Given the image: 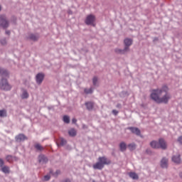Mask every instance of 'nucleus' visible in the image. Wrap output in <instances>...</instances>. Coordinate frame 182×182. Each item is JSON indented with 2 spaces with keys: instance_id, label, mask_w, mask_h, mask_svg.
<instances>
[{
  "instance_id": "8",
  "label": "nucleus",
  "mask_w": 182,
  "mask_h": 182,
  "mask_svg": "<svg viewBox=\"0 0 182 182\" xmlns=\"http://www.w3.org/2000/svg\"><path fill=\"white\" fill-rule=\"evenodd\" d=\"M133 45V39L127 38L124 40V46L128 51H130V47Z\"/></svg>"
},
{
  "instance_id": "2",
  "label": "nucleus",
  "mask_w": 182,
  "mask_h": 182,
  "mask_svg": "<svg viewBox=\"0 0 182 182\" xmlns=\"http://www.w3.org/2000/svg\"><path fill=\"white\" fill-rule=\"evenodd\" d=\"M97 161H98L92 166L94 170H103L105 166L112 164V161L106 156H100Z\"/></svg>"
},
{
  "instance_id": "1",
  "label": "nucleus",
  "mask_w": 182,
  "mask_h": 182,
  "mask_svg": "<svg viewBox=\"0 0 182 182\" xmlns=\"http://www.w3.org/2000/svg\"><path fill=\"white\" fill-rule=\"evenodd\" d=\"M150 97L154 102L160 105H167L171 99V95L168 92V87L163 85L161 89L152 90Z\"/></svg>"
},
{
  "instance_id": "26",
  "label": "nucleus",
  "mask_w": 182,
  "mask_h": 182,
  "mask_svg": "<svg viewBox=\"0 0 182 182\" xmlns=\"http://www.w3.org/2000/svg\"><path fill=\"white\" fill-rule=\"evenodd\" d=\"M28 97H29V94L28 93V91L24 90L21 95V99H28Z\"/></svg>"
},
{
  "instance_id": "13",
  "label": "nucleus",
  "mask_w": 182,
  "mask_h": 182,
  "mask_svg": "<svg viewBox=\"0 0 182 182\" xmlns=\"http://www.w3.org/2000/svg\"><path fill=\"white\" fill-rule=\"evenodd\" d=\"M28 39H30V41H33V42H36L39 40V34L30 33L28 35Z\"/></svg>"
},
{
  "instance_id": "17",
  "label": "nucleus",
  "mask_w": 182,
  "mask_h": 182,
  "mask_svg": "<svg viewBox=\"0 0 182 182\" xmlns=\"http://www.w3.org/2000/svg\"><path fill=\"white\" fill-rule=\"evenodd\" d=\"M180 154L174 155L172 156V161L176 163V164H180L181 163V158H180Z\"/></svg>"
},
{
  "instance_id": "39",
  "label": "nucleus",
  "mask_w": 182,
  "mask_h": 182,
  "mask_svg": "<svg viewBox=\"0 0 182 182\" xmlns=\"http://www.w3.org/2000/svg\"><path fill=\"white\" fill-rule=\"evenodd\" d=\"M60 173V170H57L55 173V176H59Z\"/></svg>"
},
{
  "instance_id": "4",
  "label": "nucleus",
  "mask_w": 182,
  "mask_h": 182,
  "mask_svg": "<svg viewBox=\"0 0 182 182\" xmlns=\"http://www.w3.org/2000/svg\"><path fill=\"white\" fill-rule=\"evenodd\" d=\"M12 90V85L9 84L8 80L5 77H1L0 79V90H4V92H9Z\"/></svg>"
},
{
  "instance_id": "24",
  "label": "nucleus",
  "mask_w": 182,
  "mask_h": 182,
  "mask_svg": "<svg viewBox=\"0 0 182 182\" xmlns=\"http://www.w3.org/2000/svg\"><path fill=\"white\" fill-rule=\"evenodd\" d=\"M63 120L64 123H66L67 124H69L70 123V117L68 115H64L63 117Z\"/></svg>"
},
{
  "instance_id": "11",
  "label": "nucleus",
  "mask_w": 182,
  "mask_h": 182,
  "mask_svg": "<svg viewBox=\"0 0 182 182\" xmlns=\"http://www.w3.org/2000/svg\"><path fill=\"white\" fill-rule=\"evenodd\" d=\"M15 139L16 141H17L18 143H21V141H25V140H28V137L23 134H19L18 135H16Z\"/></svg>"
},
{
  "instance_id": "6",
  "label": "nucleus",
  "mask_w": 182,
  "mask_h": 182,
  "mask_svg": "<svg viewBox=\"0 0 182 182\" xmlns=\"http://www.w3.org/2000/svg\"><path fill=\"white\" fill-rule=\"evenodd\" d=\"M127 129L130 130V132L133 134H136V136H139V137H143V136H141V131H140V129L136 127H129L127 128Z\"/></svg>"
},
{
  "instance_id": "18",
  "label": "nucleus",
  "mask_w": 182,
  "mask_h": 182,
  "mask_svg": "<svg viewBox=\"0 0 182 182\" xmlns=\"http://www.w3.org/2000/svg\"><path fill=\"white\" fill-rule=\"evenodd\" d=\"M119 150L122 153H124V151L127 150V144H126L124 141H122L119 144Z\"/></svg>"
},
{
  "instance_id": "28",
  "label": "nucleus",
  "mask_w": 182,
  "mask_h": 182,
  "mask_svg": "<svg viewBox=\"0 0 182 182\" xmlns=\"http://www.w3.org/2000/svg\"><path fill=\"white\" fill-rule=\"evenodd\" d=\"M120 97H127L129 96V92L127 91H122L119 93Z\"/></svg>"
},
{
  "instance_id": "27",
  "label": "nucleus",
  "mask_w": 182,
  "mask_h": 182,
  "mask_svg": "<svg viewBox=\"0 0 182 182\" xmlns=\"http://www.w3.org/2000/svg\"><path fill=\"white\" fill-rule=\"evenodd\" d=\"M68 134L71 137H75V136H76V130L75 129H71L70 131H68Z\"/></svg>"
},
{
  "instance_id": "40",
  "label": "nucleus",
  "mask_w": 182,
  "mask_h": 182,
  "mask_svg": "<svg viewBox=\"0 0 182 182\" xmlns=\"http://www.w3.org/2000/svg\"><path fill=\"white\" fill-rule=\"evenodd\" d=\"M62 182H70V179L66 178L62 181Z\"/></svg>"
},
{
  "instance_id": "29",
  "label": "nucleus",
  "mask_w": 182,
  "mask_h": 182,
  "mask_svg": "<svg viewBox=\"0 0 182 182\" xmlns=\"http://www.w3.org/2000/svg\"><path fill=\"white\" fill-rule=\"evenodd\" d=\"M98 80H98L97 77H96V76L93 77V78H92V85H93V86H97Z\"/></svg>"
},
{
  "instance_id": "46",
  "label": "nucleus",
  "mask_w": 182,
  "mask_h": 182,
  "mask_svg": "<svg viewBox=\"0 0 182 182\" xmlns=\"http://www.w3.org/2000/svg\"><path fill=\"white\" fill-rule=\"evenodd\" d=\"M1 10V6H0V11Z\"/></svg>"
},
{
  "instance_id": "30",
  "label": "nucleus",
  "mask_w": 182,
  "mask_h": 182,
  "mask_svg": "<svg viewBox=\"0 0 182 182\" xmlns=\"http://www.w3.org/2000/svg\"><path fill=\"white\" fill-rule=\"evenodd\" d=\"M0 117H6V111L5 109L0 110Z\"/></svg>"
},
{
  "instance_id": "38",
  "label": "nucleus",
  "mask_w": 182,
  "mask_h": 182,
  "mask_svg": "<svg viewBox=\"0 0 182 182\" xmlns=\"http://www.w3.org/2000/svg\"><path fill=\"white\" fill-rule=\"evenodd\" d=\"M77 122V119H75V118H73V119H72V123H73V124H76Z\"/></svg>"
},
{
  "instance_id": "3",
  "label": "nucleus",
  "mask_w": 182,
  "mask_h": 182,
  "mask_svg": "<svg viewBox=\"0 0 182 182\" xmlns=\"http://www.w3.org/2000/svg\"><path fill=\"white\" fill-rule=\"evenodd\" d=\"M150 146L152 149H161V150H166L167 149V143L166 140L163 138H160L159 141H152L150 142Z\"/></svg>"
},
{
  "instance_id": "7",
  "label": "nucleus",
  "mask_w": 182,
  "mask_h": 182,
  "mask_svg": "<svg viewBox=\"0 0 182 182\" xmlns=\"http://www.w3.org/2000/svg\"><path fill=\"white\" fill-rule=\"evenodd\" d=\"M95 21H96V17L93 14H90L85 18V22L86 25H93Z\"/></svg>"
},
{
  "instance_id": "37",
  "label": "nucleus",
  "mask_w": 182,
  "mask_h": 182,
  "mask_svg": "<svg viewBox=\"0 0 182 182\" xmlns=\"http://www.w3.org/2000/svg\"><path fill=\"white\" fill-rule=\"evenodd\" d=\"M5 33H6V35H11V31H9V30H6V31H5Z\"/></svg>"
},
{
  "instance_id": "41",
  "label": "nucleus",
  "mask_w": 182,
  "mask_h": 182,
  "mask_svg": "<svg viewBox=\"0 0 182 182\" xmlns=\"http://www.w3.org/2000/svg\"><path fill=\"white\" fill-rule=\"evenodd\" d=\"M82 129H87V127L86 124H82Z\"/></svg>"
},
{
  "instance_id": "14",
  "label": "nucleus",
  "mask_w": 182,
  "mask_h": 182,
  "mask_svg": "<svg viewBox=\"0 0 182 182\" xmlns=\"http://www.w3.org/2000/svg\"><path fill=\"white\" fill-rule=\"evenodd\" d=\"M49 160L48 159V157H46L43 154H41L38 156V161L39 163H41L42 164H46Z\"/></svg>"
},
{
  "instance_id": "36",
  "label": "nucleus",
  "mask_w": 182,
  "mask_h": 182,
  "mask_svg": "<svg viewBox=\"0 0 182 182\" xmlns=\"http://www.w3.org/2000/svg\"><path fill=\"white\" fill-rule=\"evenodd\" d=\"M177 141L178 143H180L181 144H182V136L178 137Z\"/></svg>"
},
{
  "instance_id": "5",
  "label": "nucleus",
  "mask_w": 182,
  "mask_h": 182,
  "mask_svg": "<svg viewBox=\"0 0 182 182\" xmlns=\"http://www.w3.org/2000/svg\"><path fill=\"white\" fill-rule=\"evenodd\" d=\"M0 28L6 30L9 28V21L6 18V16L2 14L0 15Z\"/></svg>"
},
{
  "instance_id": "19",
  "label": "nucleus",
  "mask_w": 182,
  "mask_h": 182,
  "mask_svg": "<svg viewBox=\"0 0 182 182\" xmlns=\"http://www.w3.org/2000/svg\"><path fill=\"white\" fill-rule=\"evenodd\" d=\"M68 143V141H66V139H63V138H60V139L58 140V142L57 143V146L59 147V146H66V144Z\"/></svg>"
},
{
  "instance_id": "42",
  "label": "nucleus",
  "mask_w": 182,
  "mask_h": 182,
  "mask_svg": "<svg viewBox=\"0 0 182 182\" xmlns=\"http://www.w3.org/2000/svg\"><path fill=\"white\" fill-rule=\"evenodd\" d=\"M157 41H159V38L155 37V38H154V42H156Z\"/></svg>"
},
{
  "instance_id": "22",
  "label": "nucleus",
  "mask_w": 182,
  "mask_h": 182,
  "mask_svg": "<svg viewBox=\"0 0 182 182\" xmlns=\"http://www.w3.org/2000/svg\"><path fill=\"white\" fill-rule=\"evenodd\" d=\"M34 149L37 150V151H42L44 150L43 146H42L40 144H36L34 145Z\"/></svg>"
},
{
  "instance_id": "43",
  "label": "nucleus",
  "mask_w": 182,
  "mask_h": 182,
  "mask_svg": "<svg viewBox=\"0 0 182 182\" xmlns=\"http://www.w3.org/2000/svg\"><path fill=\"white\" fill-rule=\"evenodd\" d=\"M179 177H180L181 178H182V172H181V173H179Z\"/></svg>"
},
{
  "instance_id": "16",
  "label": "nucleus",
  "mask_w": 182,
  "mask_h": 182,
  "mask_svg": "<svg viewBox=\"0 0 182 182\" xmlns=\"http://www.w3.org/2000/svg\"><path fill=\"white\" fill-rule=\"evenodd\" d=\"M0 76L2 77H8V76H9V72L5 68H0Z\"/></svg>"
},
{
  "instance_id": "10",
  "label": "nucleus",
  "mask_w": 182,
  "mask_h": 182,
  "mask_svg": "<svg viewBox=\"0 0 182 182\" xmlns=\"http://www.w3.org/2000/svg\"><path fill=\"white\" fill-rule=\"evenodd\" d=\"M160 166L161 168H168V159L163 157L160 161Z\"/></svg>"
},
{
  "instance_id": "31",
  "label": "nucleus",
  "mask_w": 182,
  "mask_h": 182,
  "mask_svg": "<svg viewBox=\"0 0 182 182\" xmlns=\"http://www.w3.org/2000/svg\"><path fill=\"white\" fill-rule=\"evenodd\" d=\"M128 147L129 150H134V149H136V144L134 143L129 144Z\"/></svg>"
},
{
  "instance_id": "21",
  "label": "nucleus",
  "mask_w": 182,
  "mask_h": 182,
  "mask_svg": "<svg viewBox=\"0 0 182 182\" xmlns=\"http://www.w3.org/2000/svg\"><path fill=\"white\" fill-rule=\"evenodd\" d=\"M129 176L130 178H132L133 180H139V175H137L136 172H129Z\"/></svg>"
},
{
  "instance_id": "12",
  "label": "nucleus",
  "mask_w": 182,
  "mask_h": 182,
  "mask_svg": "<svg viewBox=\"0 0 182 182\" xmlns=\"http://www.w3.org/2000/svg\"><path fill=\"white\" fill-rule=\"evenodd\" d=\"M85 106L86 107L87 110L88 112H92L93 109L95 108V102L92 101H88L85 103Z\"/></svg>"
},
{
  "instance_id": "32",
  "label": "nucleus",
  "mask_w": 182,
  "mask_h": 182,
  "mask_svg": "<svg viewBox=\"0 0 182 182\" xmlns=\"http://www.w3.org/2000/svg\"><path fill=\"white\" fill-rule=\"evenodd\" d=\"M6 161L11 162L12 160H14V156L12 155H7L6 156Z\"/></svg>"
},
{
  "instance_id": "25",
  "label": "nucleus",
  "mask_w": 182,
  "mask_h": 182,
  "mask_svg": "<svg viewBox=\"0 0 182 182\" xmlns=\"http://www.w3.org/2000/svg\"><path fill=\"white\" fill-rule=\"evenodd\" d=\"M84 93H85V95H92V93H93V88L92 87H90L89 89L85 88Z\"/></svg>"
},
{
  "instance_id": "34",
  "label": "nucleus",
  "mask_w": 182,
  "mask_h": 182,
  "mask_svg": "<svg viewBox=\"0 0 182 182\" xmlns=\"http://www.w3.org/2000/svg\"><path fill=\"white\" fill-rule=\"evenodd\" d=\"M4 164H5V161H4V159L0 158V167L1 168L4 167Z\"/></svg>"
},
{
  "instance_id": "45",
  "label": "nucleus",
  "mask_w": 182,
  "mask_h": 182,
  "mask_svg": "<svg viewBox=\"0 0 182 182\" xmlns=\"http://www.w3.org/2000/svg\"><path fill=\"white\" fill-rule=\"evenodd\" d=\"M146 153H149V149H146Z\"/></svg>"
},
{
  "instance_id": "15",
  "label": "nucleus",
  "mask_w": 182,
  "mask_h": 182,
  "mask_svg": "<svg viewBox=\"0 0 182 182\" xmlns=\"http://www.w3.org/2000/svg\"><path fill=\"white\" fill-rule=\"evenodd\" d=\"M114 52L117 55H126V53H127V52H129V50H127V48H125V47H124V49L115 48Z\"/></svg>"
},
{
  "instance_id": "9",
  "label": "nucleus",
  "mask_w": 182,
  "mask_h": 182,
  "mask_svg": "<svg viewBox=\"0 0 182 182\" xmlns=\"http://www.w3.org/2000/svg\"><path fill=\"white\" fill-rule=\"evenodd\" d=\"M44 79H45V74H43V73H38L36 75V82L37 85H42V82H43Z\"/></svg>"
},
{
  "instance_id": "35",
  "label": "nucleus",
  "mask_w": 182,
  "mask_h": 182,
  "mask_svg": "<svg viewBox=\"0 0 182 182\" xmlns=\"http://www.w3.org/2000/svg\"><path fill=\"white\" fill-rule=\"evenodd\" d=\"M112 114H114V116H117V114H119V111H117L116 109H113Z\"/></svg>"
},
{
  "instance_id": "44",
  "label": "nucleus",
  "mask_w": 182,
  "mask_h": 182,
  "mask_svg": "<svg viewBox=\"0 0 182 182\" xmlns=\"http://www.w3.org/2000/svg\"><path fill=\"white\" fill-rule=\"evenodd\" d=\"M50 173L52 174V173H53V171H50Z\"/></svg>"
},
{
  "instance_id": "23",
  "label": "nucleus",
  "mask_w": 182,
  "mask_h": 182,
  "mask_svg": "<svg viewBox=\"0 0 182 182\" xmlns=\"http://www.w3.org/2000/svg\"><path fill=\"white\" fill-rule=\"evenodd\" d=\"M0 43L1 46H6L8 45V41H6V38L4 37L0 39Z\"/></svg>"
},
{
  "instance_id": "33",
  "label": "nucleus",
  "mask_w": 182,
  "mask_h": 182,
  "mask_svg": "<svg viewBox=\"0 0 182 182\" xmlns=\"http://www.w3.org/2000/svg\"><path fill=\"white\" fill-rule=\"evenodd\" d=\"M50 180V175L44 176V181H49Z\"/></svg>"
},
{
  "instance_id": "20",
  "label": "nucleus",
  "mask_w": 182,
  "mask_h": 182,
  "mask_svg": "<svg viewBox=\"0 0 182 182\" xmlns=\"http://www.w3.org/2000/svg\"><path fill=\"white\" fill-rule=\"evenodd\" d=\"M1 171H2V173H4V174H9V173H11V171L9 170V166H3L1 168Z\"/></svg>"
}]
</instances>
